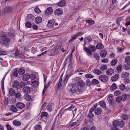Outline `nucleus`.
I'll return each instance as SVG.
<instances>
[{"label":"nucleus","mask_w":130,"mask_h":130,"mask_svg":"<svg viewBox=\"0 0 130 130\" xmlns=\"http://www.w3.org/2000/svg\"><path fill=\"white\" fill-rule=\"evenodd\" d=\"M75 86L77 88V91L79 92H84L86 89L85 83L82 80L76 82L75 84Z\"/></svg>","instance_id":"nucleus-1"},{"label":"nucleus","mask_w":130,"mask_h":130,"mask_svg":"<svg viewBox=\"0 0 130 130\" xmlns=\"http://www.w3.org/2000/svg\"><path fill=\"white\" fill-rule=\"evenodd\" d=\"M7 37V34L6 33L2 32H0V43L1 44L5 45L10 42V40Z\"/></svg>","instance_id":"nucleus-2"},{"label":"nucleus","mask_w":130,"mask_h":130,"mask_svg":"<svg viewBox=\"0 0 130 130\" xmlns=\"http://www.w3.org/2000/svg\"><path fill=\"white\" fill-rule=\"evenodd\" d=\"M125 125V122L123 121H118L115 120L113 121V126L110 128L111 130H119V128L117 127L118 126L120 127H122Z\"/></svg>","instance_id":"nucleus-3"},{"label":"nucleus","mask_w":130,"mask_h":130,"mask_svg":"<svg viewBox=\"0 0 130 130\" xmlns=\"http://www.w3.org/2000/svg\"><path fill=\"white\" fill-rule=\"evenodd\" d=\"M70 77V75L69 74L66 75L64 77L63 80V82L61 84L62 77V74L60 76L59 80L58 82V83H57V85L59 88L60 87V86L62 85H64L66 83L68 79Z\"/></svg>","instance_id":"nucleus-4"},{"label":"nucleus","mask_w":130,"mask_h":130,"mask_svg":"<svg viewBox=\"0 0 130 130\" xmlns=\"http://www.w3.org/2000/svg\"><path fill=\"white\" fill-rule=\"evenodd\" d=\"M99 79L103 82H105L108 80V77L105 75H100L99 77Z\"/></svg>","instance_id":"nucleus-5"},{"label":"nucleus","mask_w":130,"mask_h":130,"mask_svg":"<svg viewBox=\"0 0 130 130\" xmlns=\"http://www.w3.org/2000/svg\"><path fill=\"white\" fill-rule=\"evenodd\" d=\"M10 53H14V56L16 57H19L20 55L22 54V52L20 51H19L17 49L15 48L12 51H11Z\"/></svg>","instance_id":"nucleus-6"},{"label":"nucleus","mask_w":130,"mask_h":130,"mask_svg":"<svg viewBox=\"0 0 130 130\" xmlns=\"http://www.w3.org/2000/svg\"><path fill=\"white\" fill-rule=\"evenodd\" d=\"M55 22V20L54 19L51 20L49 21L47 24V27L50 28H51L53 27L54 24Z\"/></svg>","instance_id":"nucleus-7"},{"label":"nucleus","mask_w":130,"mask_h":130,"mask_svg":"<svg viewBox=\"0 0 130 130\" xmlns=\"http://www.w3.org/2000/svg\"><path fill=\"white\" fill-rule=\"evenodd\" d=\"M72 57V54H70L69 55L67 58L65 60L64 62L63 63V65L64 66H65L66 64H67V62H68V60H69L70 61V62H71V58Z\"/></svg>","instance_id":"nucleus-8"},{"label":"nucleus","mask_w":130,"mask_h":130,"mask_svg":"<svg viewBox=\"0 0 130 130\" xmlns=\"http://www.w3.org/2000/svg\"><path fill=\"white\" fill-rule=\"evenodd\" d=\"M55 15H61L63 13L62 10L61 9H58L56 10L54 12Z\"/></svg>","instance_id":"nucleus-9"},{"label":"nucleus","mask_w":130,"mask_h":130,"mask_svg":"<svg viewBox=\"0 0 130 130\" xmlns=\"http://www.w3.org/2000/svg\"><path fill=\"white\" fill-rule=\"evenodd\" d=\"M102 110L101 108H96L94 110V113L95 115L99 116L101 114L102 112Z\"/></svg>","instance_id":"nucleus-10"},{"label":"nucleus","mask_w":130,"mask_h":130,"mask_svg":"<svg viewBox=\"0 0 130 130\" xmlns=\"http://www.w3.org/2000/svg\"><path fill=\"white\" fill-rule=\"evenodd\" d=\"M16 106L19 109H22L25 107V104L21 102H18L16 104Z\"/></svg>","instance_id":"nucleus-11"},{"label":"nucleus","mask_w":130,"mask_h":130,"mask_svg":"<svg viewBox=\"0 0 130 130\" xmlns=\"http://www.w3.org/2000/svg\"><path fill=\"white\" fill-rule=\"evenodd\" d=\"M82 35V32H80L77 34H75L74 36L71 37V38L70 40V41H71L75 39L78 36L81 35Z\"/></svg>","instance_id":"nucleus-12"},{"label":"nucleus","mask_w":130,"mask_h":130,"mask_svg":"<svg viewBox=\"0 0 130 130\" xmlns=\"http://www.w3.org/2000/svg\"><path fill=\"white\" fill-rule=\"evenodd\" d=\"M30 88L28 86L24 87L23 89V92L26 94H28L30 92Z\"/></svg>","instance_id":"nucleus-13"},{"label":"nucleus","mask_w":130,"mask_h":130,"mask_svg":"<svg viewBox=\"0 0 130 130\" xmlns=\"http://www.w3.org/2000/svg\"><path fill=\"white\" fill-rule=\"evenodd\" d=\"M53 12L52 8L51 7H49L46 10L45 14L46 15H48L51 14Z\"/></svg>","instance_id":"nucleus-14"},{"label":"nucleus","mask_w":130,"mask_h":130,"mask_svg":"<svg viewBox=\"0 0 130 130\" xmlns=\"http://www.w3.org/2000/svg\"><path fill=\"white\" fill-rule=\"evenodd\" d=\"M6 34L10 37L13 38L15 37L14 31L12 29H11L10 32H8Z\"/></svg>","instance_id":"nucleus-15"},{"label":"nucleus","mask_w":130,"mask_h":130,"mask_svg":"<svg viewBox=\"0 0 130 130\" xmlns=\"http://www.w3.org/2000/svg\"><path fill=\"white\" fill-rule=\"evenodd\" d=\"M119 74H117L112 77L111 79L112 82H114L117 80L119 78Z\"/></svg>","instance_id":"nucleus-16"},{"label":"nucleus","mask_w":130,"mask_h":130,"mask_svg":"<svg viewBox=\"0 0 130 130\" xmlns=\"http://www.w3.org/2000/svg\"><path fill=\"white\" fill-rule=\"evenodd\" d=\"M30 78V75L29 74L27 73L24 75L22 77L23 80L26 81L28 80Z\"/></svg>","instance_id":"nucleus-17"},{"label":"nucleus","mask_w":130,"mask_h":130,"mask_svg":"<svg viewBox=\"0 0 130 130\" xmlns=\"http://www.w3.org/2000/svg\"><path fill=\"white\" fill-rule=\"evenodd\" d=\"M42 19L41 17H38L36 18L35 21V22L37 24H39L41 22Z\"/></svg>","instance_id":"nucleus-18"},{"label":"nucleus","mask_w":130,"mask_h":130,"mask_svg":"<svg viewBox=\"0 0 130 130\" xmlns=\"http://www.w3.org/2000/svg\"><path fill=\"white\" fill-rule=\"evenodd\" d=\"M114 72L113 70L111 68L108 69L106 71V74L108 75H111Z\"/></svg>","instance_id":"nucleus-19"},{"label":"nucleus","mask_w":130,"mask_h":130,"mask_svg":"<svg viewBox=\"0 0 130 130\" xmlns=\"http://www.w3.org/2000/svg\"><path fill=\"white\" fill-rule=\"evenodd\" d=\"M27 20L32 21L34 18V17L33 15L31 14H28L27 15Z\"/></svg>","instance_id":"nucleus-20"},{"label":"nucleus","mask_w":130,"mask_h":130,"mask_svg":"<svg viewBox=\"0 0 130 130\" xmlns=\"http://www.w3.org/2000/svg\"><path fill=\"white\" fill-rule=\"evenodd\" d=\"M107 52L105 50H102L100 52V56L103 58L105 57L106 55Z\"/></svg>","instance_id":"nucleus-21"},{"label":"nucleus","mask_w":130,"mask_h":130,"mask_svg":"<svg viewBox=\"0 0 130 130\" xmlns=\"http://www.w3.org/2000/svg\"><path fill=\"white\" fill-rule=\"evenodd\" d=\"M93 72L96 75H100L102 73V71L100 70L97 69H94L93 71Z\"/></svg>","instance_id":"nucleus-22"},{"label":"nucleus","mask_w":130,"mask_h":130,"mask_svg":"<svg viewBox=\"0 0 130 130\" xmlns=\"http://www.w3.org/2000/svg\"><path fill=\"white\" fill-rule=\"evenodd\" d=\"M117 88V86L115 83H113L112 85L110 88V90L112 91H114Z\"/></svg>","instance_id":"nucleus-23"},{"label":"nucleus","mask_w":130,"mask_h":130,"mask_svg":"<svg viewBox=\"0 0 130 130\" xmlns=\"http://www.w3.org/2000/svg\"><path fill=\"white\" fill-rule=\"evenodd\" d=\"M113 95L112 94H110L108 98V101L110 102V103H112L113 102L114 99H113Z\"/></svg>","instance_id":"nucleus-24"},{"label":"nucleus","mask_w":130,"mask_h":130,"mask_svg":"<svg viewBox=\"0 0 130 130\" xmlns=\"http://www.w3.org/2000/svg\"><path fill=\"white\" fill-rule=\"evenodd\" d=\"M96 47L97 49L101 50L103 48L104 46L102 44L99 43L96 45Z\"/></svg>","instance_id":"nucleus-25"},{"label":"nucleus","mask_w":130,"mask_h":130,"mask_svg":"<svg viewBox=\"0 0 130 130\" xmlns=\"http://www.w3.org/2000/svg\"><path fill=\"white\" fill-rule=\"evenodd\" d=\"M66 2L64 0H62L60 1L58 3V5L59 7H62L65 4Z\"/></svg>","instance_id":"nucleus-26"},{"label":"nucleus","mask_w":130,"mask_h":130,"mask_svg":"<svg viewBox=\"0 0 130 130\" xmlns=\"http://www.w3.org/2000/svg\"><path fill=\"white\" fill-rule=\"evenodd\" d=\"M12 123L15 126H20L21 124L20 122L16 120L13 121Z\"/></svg>","instance_id":"nucleus-27"},{"label":"nucleus","mask_w":130,"mask_h":130,"mask_svg":"<svg viewBox=\"0 0 130 130\" xmlns=\"http://www.w3.org/2000/svg\"><path fill=\"white\" fill-rule=\"evenodd\" d=\"M118 60L116 59H114L112 60L110 63V64L111 66H115L117 64Z\"/></svg>","instance_id":"nucleus-28"},{"label":"nucleus","mask_w":130,"mask_h":130,"mask_svg":"<svg viewBox=\"0 0 130 130\" xmlns=\"http://www.w3.org/2000/svg\"><path fill=\"white\" fill-rule=\"evenodd\" d=\"M129 74L126 72H123L121 75L122 78H124L128 77L129 75Z\"/></svg>","instance_id":"nucleus-29"},{"label":"nucleus","mask_w":130,"mask_h":130,"mask_svg":"<svg viewBox=\"0 0 130 130\" xmlns=\"http://www.w3.org/2000/svg\"><path fill=\"white\" fill-rule=\"evenodd\" d=\"M89 48L91 52H94L96 50V48L95 47L92 45H90L89 46Z\"/></svg>","instance_id":"nucleus-30"},{"label":"nucleus","mask_w":130,"mask_h":130,"mask_svg":"<svg viewBox=\"0 0 130 130\" xmlns=\"http://www.w3.org/2000/svg\"><path fill=\"white\" fill-rule=\"evenodd\" d=\"M9 93L11 96L14 95L15 93V90L12 88H10L9 89Z\"/></svg>","instance_id":"nucleus-31"},{"label":"nucleus","mask_w":130,"mask_h":130,"mask_svg":"<svg viewBox=\"0 0 130 130\" xmlns=\"http://www.w3.org/2000/svg\"><path fill=\"white\" fill-rule=\"evenodd\" d=\"M18 72L20 75H22L25 73V70L23 69H20L18 70Z\"/></svg>","instance_id":"nucleus-32"},{"label":"nucleus","mask_w":130,"mask_h":130,"mask_svg":"<svg viewBox=\"0 0 130 130\" xmlns=\"http://www.w3.org/2000/svg\"><path fill=\"white\" fill-rule=\"evenodd\" d=\"M100 106L103 108H105L106 107V104L103 101H100L99 103Z\"/></svg>","instance_id":"nucleus-33"},{"label":"nucleus","mask_w":130,"mask_h":130,"mask_svg":"<svg viewBox=\"0 0 130 130\" xmlns=\"http://www.w3.org/2000/svg\"><path fill=\"white\" fill-rule=\"evenodd\" d=\"M10 109L12 111L14 112H16L17 111V108L14 105L11 106Z\"/></svg>","instance_id":"nucleus-34"},{"label":"nucleus","mask_w":130,"mask_h":130,"mask_svg":"<svg viewBox=\"0 0 130 130\" xmlns=\"http://www.w3.org/2000/svg\"><path fill=\"white\" fill-rule=\"evenodd\" d=\"M35 130H41V126L37 124L35 125L34 127Z\"/></svg>","instance_id":"nucleus-35"},{"label":"nucleus","mask_w":130,"mask_h":130,"mask_svg":"<svg viewBox=\"0 0 130 130\" xmlns=\"http://www.w3.org/2000/svg\"><path fill=\"white\" fill-rule=\"evenodd\" d=\"M84 50L87 53H88L89 55H91L92 54V53L89 50V49H88L87 47H84Z\"/></svg>","instance_id":"nucleus-36"},{"label":"nucleus","mask_w":130,"mask_h":130,"mask_svg":"<svg viewBox=\"0 0 130 130\" xmlns=\"http://www.w3.org/2000/svg\"><path fill=\"white\" fill-rule=\"evenodd\" d=\"M97 106V105L96 104L95 105H94L91 108H90L89 111V112L92 113L94 110H95Z\"/></svg>","instance_id":"nucleus-37"},{"label":"nucleus","mask_w":130,"mask_h":130,"mask_svg":"<svg viewBox=\"0 0 130 130\" xmlns=\"http://www.w3.org/2000/svg\"><path fill=\"white\" fill-rule=\"evenodd\" d=\"M122 65L121 64H119L116 67L117 70L119 72L121 71L122 70Z\"/></svg>","instance_id":"nucleus-38"},{"label":"nucleus","mask_w":130,"mask_h":130,"mask_svg":"<svg viewBox=\"0 0 130 130\" xmlns=\"http://www.w3.org/2000/svg\"><path fill=\"white\" fill-rule=\"evenodd\" d=\"M92 83L93 85L99 84V82L98 80L95 79H93L92 81Z\"/></svg>","instance_id":"nucleus-39"},{"label":"nucleus","mask_w":130,"mask_h":130,"mask_svg":"<svg viewBox=\"0 0 130 130\" xmlns=\"http://www.w3.org/2000/svg\"><path fill=\"white\" fill-rule=\"evenodd\" d=\"M25 26L28 28H30L31 27V24L30 22L27 21L25 23Z\"/></svg>","instance_id":"nucleus-40"},{"label":"nucleus","mask_w":130,"mask_h":130,"mask_svg":"<svg viewBox=\"0 0 130 130\" xmlns=\"http://www.w3.org/2000/svg\"><path fill=\"white\" fill-rule=\"evenodd\" d=\"M124 68L126 70H128L130 69V64L128 63H127L126 64H124Z\"/></svg>","instance_id":"nucleus-41"},{"label":"nucleus","mask_w":130,"mask_h":130,"mask_svg":"<svg viewBox=\"0 0 130 130\" xmlns=\"http://www.w3.org/2000/svg\"><path fill=\"white\" fill-rule=\"evenodd\" d=\"M19 85V83L17 81L13 83L12 85L13 87L14 88H17Z\"/></svg>","instance_id":"nucleus-42"},{"label":"nucleus","mask_w":130,"mask_h":130,"mask_svg":"<svg viewBox=\"0 0 130 130\" xmlns=\"http://www.w3.org/2000/svg\"><path fill=\"white\" fill-rule=\"evenodd\" d=\"M107 66L106 65H102L100 68V69L102 71H104L106 70L107 68Z\"/></svg>","instance_id":"nucleus-43"},{"label":"nucleus","mask_w":130,"mask_h":130,"mask_svg":"<svg viewBox=\"0 0 130 130\" xmlns=\"http://www.w3.org/2000/svg\"><path fill=\"white\" fill-rule=\"evenodd\" d=\"M34 10L36 13H40L41 11L39 9L38 7V6H36L34 9Z\"/></svg>","instance_id":"nucleus-44"},{"label":"nucleus","mask_w":130,"mask_h":130,"mask_svg":"<svg viewBox=\"0 0 130 130\" xmlns=\"http://www.w3.org/2000/svg\"><path fill=\"white\" fill-rule=\"evenodd\" d=\"M85 77L87 78H91L94 77V76L91 74H87L85 75Z\"/></svg>","instance_id":"nucleus-45"},{"label":"nucleus","mask_w":130,"mask_h":130,"mask_svg":"<svg viewBox=\"0 0 130 130\" xmlns=\"http://www.w3.org/2000/svg\"><path fill=\"white\" fill-rule=\"evenodd\" d=\"M122 18H123L122 17H120L117 19V20L116 23L119 26L120 25V22L122 20Z\"/></svg>","instance_id":"nucleus-46"},{"label":"nucleus","mask_w":130,"mask_h":130,"mask_svg":"<svg viewBox=\"0 0 130 130\" xmlns=\"http://www.w3.org/2000/svg\"><path fill=\"white\" fill-rule=\"evenodd\" d=\"M17 70H14L12 72V74L13 76L17 77L18 76V75L17 72Z\"/></svg>","instance_id":"nucleus-47"},{"label":"nucleus","mask_w":130,"mask_h":130,"mask_svg":"<svg viewBox=\"0 0 130 130\" xmlns=\"http://www.w3.org/2000/svg\"><path fill=\"white\" fill-rule=\"evenodd\" d=\"M121 118L124 120H127L128 118V116L124 114L122 115L121 116Z\"/></svg>","instance_id":"nucleus-48"},{"label":"nucleus","mask_w":130,"mask_h":130,"mask_svg":"<svg viewBox=\"0 0 130 130\" xmlns=\"http://www.w3.org/2000/svg\"><path fill=\"white\" fill-rule=\"evenodd\" d=\"M87 116L88 118H92L93 117L94 115L92 113L89 112V113L87 115Z\"/></svg>","instance_id":"nucleus-49"},{"label":"nucleus","mask_w":130,"mask_h":130,"mask_svg":"<svg viewBox=\"0 0 130 130\" xmlns=\"http://www.w3.org/2000/svg\"><path fill=\"white\" fill-rule=\"evenodd\" d=\"M94 57L97 60H98L100 59V56L96 53H95L94 54Z\"/></svg>","instance_id":"nucleus-50"},{"label":"nucleus","mask_w":130,"mask_h":130,"mask_svg":"<svg viewBox=\"0 0 130 130\" xmlns=\"http://www.w3.org/2000/svg\"><path fill=\"white\" fill-rule=\"evenodd\" d=\"M120 94L121 92L119 90H117L115 91L114 93V95L115 96L119 95Z\"/></svg>","instance_id":"nucleus-51"},{"label":"nucleus","mask_w":130,"mask_h":130,"mask_svg":"<svg viewBox=\"0 0 130 130\" xmlns=\"http://www.w3.org/2000/svg\"><path fill=\"white\" fill-rule=\"evenodd\" d=\"M124 82L126 84H127L130 83V78H127L123 80Z\"/></svg>","instance_id":"nucleus-52"},{"label":"nucleus","mask_w":130,"mask_h":130,"mask_svg":"<svg viewBox=\"0 0 130 130\" xmlns=\"http://www.w3.org/2000/svg\"><path fill=\"white\" fill-rule=\"evenodd\" d=\"M6 126L7 129V130H14L11 126L8 124H7Z\"/></svg>","instance_id":"nucleus-53"},{"label":"nucleus","mask_w":130,"mask_h":130,"mask_svg":"<svg viewBox=\"0 0 130 130\" xmlns=\"http://www.w3.org/2000/svg\"><path fill=\"white\" fill-rule=\"evenodd\" d=\"M119 87L120 89L123 91L124 89L125 88V86L124 85L122 84L119 86Z\"/></svg>","instance_id":"nucleus-54"},{"label":"nucleus","mask_w":130,"mask_h":130,"mask_svg":"<svg viewBox=\"0 0 130 130\" xmlns=\"http://www.w3.org/2000/svg\"><path fill=\"white\" fill-rule=\"evenodd\" d=\"M125 62L127 63H129L130 62V57L128 56L126 57L125 59Z\"/></svg>","instance_id":"nucleus-55"},{"label":"nucleus","mask_w":130,"mask_h":130,"mask_svg":"<svg viewBox=\"0 0 130 130\" xmlns=\"http://www.w3.org/2000/svg\"><path fill=\"white\" fill-rule=\"evenodd\" d=\"M32 85L34 87H36L39 85V83L37 81H35L32 83Z\"/></svg>","instance_id":"nucleus-56"},{"label":"nucleus","mask_w":130,"mask_h":130,"mask_svg":"<svg viewBox=\"0 0 130 130\" xmlns=\"http://www.w3.org/2000/svg\"><path fill=\"white\" fill-rule=\"evenodd\" d=\"M127 95L125 94L124 95H122V96H121L122 98V101H125L127 98Z\"/></svg>","instance_id":"nucleus-57"},{"label":"nucleus","mask_w":130,"mask_h":130,"mask_svg":"<svg viewBox=\"0 0 130 130\" xmlns=\"http://www.w3.org/2000/svg\"><path fill=\"white\" fill-rule=\"evenodd\" d=\"M86 22L87 23H88L90 25H92L94 23V21L92 20H87Z\"/></svg>","instance_id":"nucleus-58"},{"label":"nucleus","mask_w":130,"mask_h":130,"mask_svg":"<svg viewBox=\"0 0 130 130\" xmlns=\"http://www.w3.org/2000/svg\"><path fill=\"white\" fill-rule=\"evenodd\" d=\"M72 88L70 89V91L72 93H74L76 91V90L75 89L74 87H73L72 85H71Z\"/></svg>","instance_id":"nucleus-59"},{"label":"nucleus","mask_w":130,"mask_h":130,"mask_svg":"<svg viewBox=\"0 0 130 130\" xmlns=\"http://www.w3.org/2000/svg\"><path fill=\"white\" fill-rule=\"evenodd\" d=\"M46 108L48 111L50 112L52 111V108L50 105L48 104L46 106Z\"/></svg>","instance_id":"nucleus-60"},{"label":"nucleus","mask_w":130,"mask_h":130,"mask_svg":"<svg viewBox=\"0 0 130 130\" xmlns=\"http://www.w3.org/2000/svg\"><path fill=\"white\" fill-rule=\"evenodd\" d=\"M25 86V84L24 82H21L20 84V87L22 88L23 87Z\"/></svg>","instance_id":"nucleus-61"},{"label":"nucleus","mask_w":130,"mask_h":130,"mask_svg":"<svg viewBox=\"0 0 130 130\" xmlns=\"http://www.w3.org/2000/svg\"><path fill=\"white\" fill-rule=\"evenodd\" d=\"M116 101L118 102H120L121 101H122V98L121 96L117 97L116 99Z\"/></svg>","instance_id":"nucleus-62"},{"label":"nucleus","mask_w":130,"mask_h":130,"mask_svg":"<svg viewBox=\"0 0 130 130\" xmlns=\"http://www.w3.org/2000/svg\"><path fill=\"white\" fill-rule=\"evenodd\" d=\"M30 77L32 79H34L36 77V76L35 74H32L31 75V76H30Z\"/></svg>","instance_id":"nucleus-63"},{"label":"nucleus","mask_w":130,"mask_h":130,"mask_svg":"<svg viewBox=\"0 0 130 130\" xmlns=\"http://www.w3.org/2000/svg\"><path fill=\"white\" fill-rule=\"evenodd\" d=\"M14 95L15 97L18 98H19L21 96L20 94L19 93H15Z\"/></svg>","instance_id":"nucleus-64"}]
</instances>
